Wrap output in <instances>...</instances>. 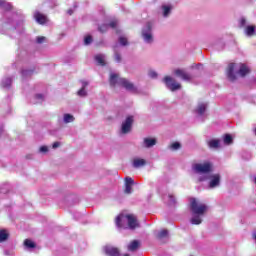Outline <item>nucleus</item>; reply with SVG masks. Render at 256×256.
I'll return each mask as SVG.
<instances>
[{"label":"nucleus","instance_id":"f257e3e1","mask_svg":"<svg viewBox=\"0 0 256 256\" xmlns=\"http://www.w3.org/2000/svg\"><path fill=\"white\" fill-rule=\"evenodd\" d=\"M207 209V204L201 202L198 199L191 198L190 210L194 216L190 219V223L192 225H201V223H203V219L201 217L207 213Z\"/></svg>","mask_w":256,"mask_h":256},{"label":"nucleus","instance_id":"f03ea898","mask_svg":"<svg viewBox=\"0 0 256 256\" xmlns=\"http://www.w3.org/2000/svg\"><path fill=\"white\" fill-rule=\"evenodd\" d=\"M213 171V164L209 161L192 164V173L197 183L207 181V176Z\"/></svg>","mask_w":256,"mask_h":256},{"label":"nucleus","instance_id":"7ed1b4c3","mask_svg":"<svg viewBox=\"0 0 256 256\" xmlns=\"http://www.w3.org/2000/svg\"><path fill=\"white\" fill-rule=\"evenodd\" d=\"M110 85L115 87V85H119L120 87H124L126 91L137 95L139 93V87L133 84L131 81L119 77V74L111 73L110 74Z\"/></svg>","mask_w":256,"mask_h":256},{"label":"nucleus","instance_id":"20e7f679","mask_svg":"<svg viewBox=\"0 0 256 256\" xmlns=\"http://www.w3.org/2000/svg\"><path fill=\"white\" fill-rule=\"evenodd\" d=\"M116 225L121 229H137L139 227V221L137 220V216L134 214H120L116 218Z\"/></svg>","mask_w":256,"mask_h":256},{"label":"nucleus","instance_id":"39448f33","mask_svg":"<svg viewBox=\"0 0 256 256\" xmlns=\"http://www.w3.org/2000/svg\"><path fill=\"white\" fill-rule=\"evenodd\" d=\"M235 69H238L236 74L240 77H245V75H248L249 73V67H247V65L239 64L237 66L235 63H231L227 68V77L230 81H235V79H237V76H235Z\"/></svg>","mask_w":256,"mask_h":256},{"label":"nucleus","instance_id":"423d86ee","mask_svg":"<svg viewBox=\"0 0 256 256\" xmlns=\"http://www.w3.org/2000/svg\"><path fill=\"white\" fill-rule=\"evenodd\" d=\"M142 39L144 43H148L151 45L153 43V31L151 29V23L146 24V26L142 29Z\"/></svg>","mask_w":256,"mask_h":256},{"label":"nucleus","instance_id":"0eeeda50","mask_svg":"<svg viewBox=\"0 0 256 256\" xmlns=\"http://www.w3.org/2000/svg\"><path fill=\"white\" fill-rule=\"evenodd\" d=\"M207 180L209 189H216L221 185V174H208Z\"/></svg>","mask_w":256,"mask_h":256},{"label":"nucleus","instance_id":"6e6552de","mask_svg":"<svg viewBox=\"0 0 256 256\" xmlns=\"http://www.w3.org/2000/svg\"><path fill=\"white\" fill-rule=\"evenodd\" d=\"M163 81L170 91H179V89H181V84H179L173 77L166 76Z\"/></svg>","mask_w":256,"mask_h":256},{"label":"nucleus","instance_id":"1a4fd4ad","mask_svg":"<svg viewBox=\"0 0 256 256\" xmlns=\"http://www.w3.org/2000/svg\"><path fill=\"white\" fill-rule=\"evenodd\" d=\"M173 12V5L172 4H162L159 10V15L167 19V17L171 16Z\"/></svg>","mask_w":256,"mask_h":256},{"label":"nucleus","instance_id":"9d476101","mask_svg":"<svg viewBox=\"0 0 256 256\" xmlns=\"http://www.w3.org/2000/svg\"><path fill=\"white\" fill-rule=\"evenodd\" d=\"M131 127H133V116H128L122 123L121 132L125 135L131 132Z\"/></svg>","mask_w":256,"mask_h":256},{"label":"nucleus","instance_id":"9b49d317","mask_svg":"<svg viewBox=\"0 0 256 256\" xmlns=\"http://www.w3.org/2000/svg\"><path fill=\"white\" fill-rule=\"evenodd\" d=\"M174 75L176 77H180V79H182L183 81H191L193 79L191 74L185 72V70H182V69H176L174 71Z\"/></svg>","mask_w":256,"mask_h":256},{"label":"nucleus","instance_id":"f8f14e48","mask_svg":"<svg viewBox=\"0 0 256 256\" xmlns=\"http://www.w3.org/2000/svg\"><path fill=\"white\" fill-rule=\"evenodd\" d=\"M133 185H135V181L131 177L125 178V190L124 193L127 195H131L133 193Z\"/></svg>","mask_w":256,"mask_h":256},{"label":"nucleus","instance_id":"ddd939ff","mask_svg":"<svg viewBox=\"0 0 256 256\" xmlns=\"http://www.w3.org/2000/svg\"><path fill=\"white\" fill-rule=\"evenodd\" d=\"M157 145V139L155 138H144L142 142V147L145 149H151V147H155Z\"/></svg>","mask_w":256,"mask_h":256},{"label":"nucleus","instance_id":"4468645a","mask_svg":"<svg viewBox=\"0 0 256 256\" xmlns=\"http://www.w3.org/2000/svg\"><path fill=\"white\" fill-rule=\"evenodd\" d=\"M147 165V160L143 158H134L132 160V167L134 169H139L140 167H145Z\"/></svg>","mask_w":256,"mask_h":256},{"label":"nucleus","instance_id":"2eb2a0df","mask_svg":"<svg viewBox=\"0 0 256 256\" xmlns=\"http://www.w3.org/2000/svg\"><path fill=\"white\" fill-rule=\"evenodd\" d=\"M104 251H105L106 255H109V256H121L119 249H117L116 247H113V246H106L104 248Z\"/></svg>","mask_w":256,"mask_h":256},{"label":"nucleus","instance_id":"dca6fc26","mask_svg":"<svg viewBox=\"0 0 256 256\" xmlns=\"http://www.w3.org/2000/svg\"><path fill=\"white\" fill-rule=\"evenodd\" d=\"M205 111H207V103L205 102L198 103L195 109V113H197V115H205Z\"/></svg>","mask_w":256,"mask_h":256},{"label":"nucleus","instance_id":"f3484780","mask_svg":"<svg viewBox=\"0 0 256 256\" xmlns=\"http://www.w3.org/2000/svg\"><path fill=\"white\" fill-rule=\"evenodd\" d=\"M34 18L40 25H45V22L47 21V16H45V14H41L40 12H35Z\"/></svg>","mask_w":256,"mask_h":256},{"label":"nucleus","instance_id":"a211bd4d","mask_svg":"<svg viewBox=\"0 0 256 256\" xmlns=\"http://www.w3.org/2000/svg\"><path fill=\"white\" fill-rule=\"evenodd\" d=\"M89 85V82L87 81H82V87L81 89L77 92L78 97H87V86Z\"/></svg>","mask_w":256,"mask_h":256},{"label":"nucleus","instance_id":"6ab92c4d","mask_svg":"<svg viewBox=\"0 0 256 256\" xmlns=\"http://www.w3.org/2000/svg\"><path fill=\"white\" fill-rule=\"evenodd\" d=\"M207 143L210 149H219L221 147V141L219 139H211Z\"/></svg>","mask_w":256,"mask_h":256},{"label":"nucleus","instance_id":"aec40b11","mask_svg":"<svg viewBox=\"0 0 256 256\" xmlns=\"http://www.w3.org/2000/svg\"><path fill=\"white\" fill-rule=\"evenodd\" d=\"M141 243L138 240H133L132 242H130L127 246L128 251H137V249H139Z\"/></svg>","mask_w":256,"mask_h":256},{"label":"nucleus","instance_id":"412c9836","mask_svg":"<svg viewBox=\"0 0 256 256\" xmlns=\"http://www.w3.org/2000/svg\"><path fill=\"white\" fill-rule=\"evenodd\" d=\"M95 59H96V63H98V65H101L102 67L105 66V55L98 54L95 56Z\"/></svg>","mask_w":256,"mask_h":256},{"label":"nucleus","instance_id":"4be33fe9","mask_svg":"<svg viewBox=\"0 0 256 256\" xmlns=\"http://www.w3.org/2000/svg\"><path fill=\"white\" fill-rule=\"evenodd\" d=\"M9 239V232L7 230H0V243H4Z\"/></svg>","mask_w":256,"mask_h":256},{"label":"nucleus","instance_id":"5701e85b","mask_svg":"<svg viewBox=\"0 0 256 256\" xmlns=\"http://www.w3.org/2000/svg\"><path fill=\"white\" fill-rule=\"evenodd\" d=\"M0 7H2V9H6V11L11 10L12 8L11 4L6 2L5 0H0Z\"/></svg>","mask_w":256,"mask_h":256},{"label":"nucleus","instance_id":"b1692460","mask_svg":"<svg viewBox=\"0 0 256 256\" xmlns=\"http://www.w3.org/2000/svg\"><path fill=\"white\" fill-rule=\"evenodd\" d=\"M11 83H13V80L11 78H9V77L4 78L2 80V87H4V88L11 87Z\"/></svg>","mask_w":256,"mask_h":256},{"label":"nucleus","instance_id":"393cba45","mask_svg":"<svg viewBox=\"0 0 256 256\" xmlns=\"http://www.w3.org/2000/svg\"><path fill=\"white\" fill-rule=\"evenodd\" d=\"M166 237H169V231H167V230H161L157 234L158 239H166Z\"/></svg>","mask_w":256,"mask_h":256},{"label":"nucleus","instance_id":"a878e982","mask_svg":"<svg viewBox=\"0 0 256 256\" xmlns=\"http://www.w3.org/2000/svg\"><path fill=\"white\" fill-rule=\"evenodd\" d=\"M75 117L71 114H64V123H73Z\"/></svg>","mask_w":256,"mask_h":256},{"label":"nucleus","instance_id":"bb28decb","mask_svg":"<svg viewBox=\"0 0 256 256\" xmlns=\"http://www.w3.org/2000/svg\"><path fill=\"white\" fill-rule=\"evenodd\" d=\"M24 245H25V247H28V249H35V242H33L30 239H26L24 241Z\"/></svg>","mask_w":256,"mask_h":256},{"label":"nucleus","instance_id":"cd10ccee","mask_svg":"<svg viewBox=\"0 0 256 256\" xmlns=\"http://www.w3.org/2000/svg\"><path fill=\"white\" fill-rule=\"evenodd\" d=\"M246 35H248L249 37L255 35V26H248L246 28Z\"/></svg>","mask_w":256,"mask_h":256},{"label":"nucleus","instance_id":"c85d7f7f","mask_svg":"<svg viewBox=\"0 0 256 256\" xmlns=\"http://www.w3.org/2000/svg\"><path fill=\"white\" fill-rule=\"evenodd\" d=\"M224 143L225 145H231L233 143V137L230 134H226L224 136Z\"/></svg>","mask_w":256,"mask_h":256},{"label":"nucleus","instance_id":"c756f323","mask_svg":"<svg viewBox=\"0 0 256 256\" xmlns=\"http://www.w3.org/2000/svg\"><path fill=\"white\" fill-rule=\"evenodd\" d=\"M169 149H171L172 151H177L179 149H181V143L179 142H174L169 146Z\"/></svg>","mask_w":256,"mask_h":256},{"label":"nucleus","instance_id":"7c9ffc66","mask_svg":"<svg viewBox=\"0 0 256 256\" xmlns=\"http://www.w3.org/2000/svg\"><path fill=\"white\" fill-rule=\"evenodd\" d=\"M91 43H93V37H91V35H87L84 38V45H91Z\"/></svg>","mask_w":256,"mask_h":256},{"label":"nucleus","instance_id":"2f4dec72","mask_svg":"<svg viewBox=\"0 0 256 256\" xmlns=\"http://www.w3.org/2000/svg\"><path fill=\"white\" fill-rule=\"evenodd\" d=\"M114 59L116 63H121V54L117 50H114Z\"/></svg>","mask_w":256,"mask_h":256},{"label":"nucleus","instance_id":"473e14b6","mask_svg":"<svg viewBox=\"0 0 256 256\" xmlns=\"http://www.w3.org/2000/svg\"><path fill=\"white\" fill-rule=\"evenodd\" d=\"M169 205H175V196L173 194L168 195Z\"/></svg>","mask_w":256,"mask_h":256},{"label":"nucleus","instance_id":"72a5a7b5","mask_svg":"<svg viewBox=\"0 0 256 256\" xmlns=\"http://www.w3.org/2000/svg\"><path fill=\"white\" fill-rule=\"evenodd\" d=\"M107 29H109V26L107 24H104V25L99 27V31L101 33H105V31H107Z\"/></svg>","mask_w":256,"mask_h":256},{"label":"nucleus","instance_id":"f704fd0d","mask_svg":"<svg viewBox=\"0 0 256 256\" xmlns=\"http://www.w3.org/2000/svg\"><path fill=\"white\" fill-rule=\"evenodd\" d=\"M119 43H120V45H123V46L127 45V38L120 37L119 38Z\"/></svg>","mask_w":256,"mask_h":256},{"label":"nucleus","instance_id":"c9c22d12","mask_svg":"<svg viewBox=\"0 0 256 256\" xmlns=\"http://www.w3.org/2000/svg\"><path fill=\"white\" fill-rule=\"evenodd\" d=\"M148 75L151 79H157V72L155 71H150Z\"/></svg>","mask_w":256,"mask_h":256},{"label":"nucleus","instance_id":"e433bc0d","mask_svg":"<svg viewBox=\"0 0 256 256\" xmlns=\"http://www.w3.org/2000/svg\"><path fill=\"white\" fill-rule=\"evenodd\" d=\"M39 151L40 153H47L49 151V148L47 146H41Z\"/></svg>","mask_w":256,"mask_h":256},{"label":"nucleus","instance_id":"4c0bfd02","mask_svg":"<svg viewBox=\"0 0 256 256\" xmlns=\"http://www.w3.org/2000/svg\"><path fill=\"white\" fill-rule=\"evenodd\" d=\"M109 25H110V27H112V29H115V27H117V25H118V21L112 20Z\"/></svg>","mask_w":256,"mask_h":256},{"label":"nucleus","instance_id":"58836bf2","mask_svg":"<svg viewBox=\"0 0 256 256\" xmlns=\"http://www.w3.org/2000/svg\"><path fill=\"white\" fill-rule=\"evenodd\" d=\"M45 40H46L45 36H40V37H37L36 39L37 43H45Z\"/></svg>","mask_w":256,"mask_h":256},{"label":"nucleus","instance_id":"ea45409f","mask_svg":"<svg viewBox=\"0 0 256 256\" xmlns=\"http://www.w3.org/2000/svg\"><path fill=\"white\" fill-rule=\"evenodd\" d=\"M245 25H247V19L241 18V19H240V26H241V27H245Z\"/></svg>","mask_w":256,"mask_h":256},{"label":"nucleus","instance_id":"a19ab883","mask_svg":"<svg viewBox=\"0 0 256 256\" xmlns=\"http://www.w3.org/2000/svg\"><path fill=\"white\" fill-rule=\"evenodd\" d=\"M36 99H38L37 103H41V101H43V95L37 94Z\"/></svg>","mask_w":256,"mask_h":256},{"label":"nucleus","instance_id":"79ce46f5","mask_svg":"<svg viewBox=\"0 0 256 256\" xmlns=\"http://www.w3.org/2000/svg\"><path fill=\"white\" fill-rule=\"evenodd\" d=\"M61 143L59 142H54L52 145V149H57V147H60Z\"/></svg>","mask_w":256,"mask_h":256},{"label":"nucleus","instance_id":"37998d69","mask_svg":"<svg viewBox=\"0 0 256 256\" xmlns=\"http://www.w3.org/2000/svg\"><path fill=\"white\" fill-rule=\"evenodd\" d=\"M68 15H73V10H68Z\"/></svg>","mask_w":256,"mask_h":256},{"label":"nucleus","instance_id":"c03bdc74","mask_svg":"<svg viewBox=\"0 0 256 256\" xmlns=\"http://www.w3.org/2000/svg\"><path fill=\"white\" fill-rule=\"evenodd\" d=\"M22 75H25V71L22 72Z\"/></svg>","mask_w":256,"mask_h":256},{"label":"nucleus","instance_id":"a18cd8bd","mask_svg":"<svg viewBox=\"0 0 256 256\" xmlns=\"http://www.w3.org/2000/svg\"><path fill=\"white\" fill-rule=\"evenodd\" d=\"M124 256H129V254H124Z\"/></svg>","mask_w":256,"mask_h":256},{"label":"nucleus","instance_id":"49530a36","mask_svg":"<svg viewBox=\"0 0 256 256\" xmlns=\"http://www.w3.org/2000/svg\"><path fill=\"white\" fill-rule=\"evenodd\" d=\"M255 135H256V129H255Z\"/></svg>","mask_w":256,"mask_h":256},{"label":"nucleus","instance_id":"de8ad7c7","mask_svg":"<svg viewBox=\"0 0 256 256\" xmlns=\"http://www.w3.org/2000/svg\"><path fill=\"white\" fill-rule=\"evenodd\" d=\"M255 183H256V177H255Z\"/></svg>","mask_w":256,"mask_h":256}]
</instances>
